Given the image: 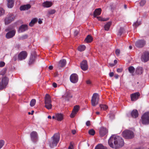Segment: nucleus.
<instances>
[{
    "label": "nucleus",
    "instance_id": "1",
    "mask_svg": "<svg viewBox=\"0 0 149 149\" xmlns=\"http://www.w3.org/2000/svg\"><path fill=\"white\" fill-rule=\"evenodd\" d=\"M108 144L112 148H121L124 144L123 139L118 136H111L108 140Z\"/></svg>",
    "mask_w": 149,
    "mask_h": 149
},
{
    "label": "nucleus",
    "instance_id": "2",
    "mask_svg": "<svg viewBox=\"0 0 149 149\" xmlns=\"http://www.w3.org/2000/svg\"><path fill=\"white\" fill-rule=\"evenodd\" d=\"M60 140V135L56 133L54 134L51 138V141L49 142L50 147L53 148L57 145Z\"/></svg>",
    "mask_w": 149,
    "mask_h": 149
},
{
    "label": "nucleus",
    "instance_id": "3",
    "mask_svg": "<svg viewBox=\"0 0 149 149\" xmlns=\"http://www.w3.org/2000/svg\"><path fill=\"white\" fill-rule=\"evenodd\" d=\"M123 136L125 139H131L133 138L134 135V133L132 131L126 130L122 132Z\"/></svg>",
    "mask_w": 149,
    "mask_h": 149
},
{
    "label": "nucleus",
    "instance_id": "4",
    "mask_svg": "<svg viewBox=\"0 0 149 149\" xmlns=\"http://www.w3.org/2000/svg\"><path fill=\"white\" fill-rule=\"evenodd\" d=\"M9 81V79L6 76L3 77L1 81L0 82V90L5 89Z\"/></svg>",
    "mask_w": 149,
    "mask_h": 149
},
{
    "label": "nucleus",
    "instance_id": "5",
    "mask_svg": "<svg viewBox=\"0 0 149 149\" xmlns=\"http://www.w3.org/2000/svg\"><path fill=\"white\" fill-rule=\"evenodd\" d=\"M51 102V97L50 95L47 94L45 97V107L47 109H51L52 107Z\"/></svg>",
    "mask_w": 149,
    "mask_h": 149
},
{
    "label": "nucleus",
    "instance_id": "6",
    "mask_svg": "<svg viewBox=\"0 0 149 149\" xmlns=\"http://www.w3.org/2000/svg\"><path fill=\"white\" fill-rule=\"evenodd\" d=\"M141 122L143 124L148 125L149 124V112L144 113L142 116Z\"/></svg>",
    "mask_w": 149,
    "mask_h": 149
},
{
    "label": "nucleus",
    "instance_id": "7",
    "mask_svg": "<svg viewBox=\"0 0 149 149\" xmlns=\"http://www.w3.org/2000/svg\"><path fill=\"white\" fill-rule=\"evenodd\" d=\"M99 101L98 95L97 93L93 94L91 100L92 105L93 106H95L98 104Z\"/></svg>",
    "mask_w": 149,
    "mask_h": 149
},
{
    "label": "nucleus",
    "instance_id": "8",
    "mask_svg": "<svg viewBox=\"0 0 149 149\" xmlns=\"http://www.w3.org/2000/svg\"><path fill=\"white\" fill-rule=\"evenodd\" d=\"M6 31H8L6 35V37L8 39L10 38L13 37L16 33L15 30L13 29H10L9 28L6 29Z\"/></svg>",
    "mask_w": 149,
    "mask_h": 149
},
{
    "label": "nucleus",
    "instance_id": "9",
    "mask_svg": "<svg viewBox=\"0 0 149 149\" xmlns=\"http://www.w3.org/2000/svg\"><path fill=\"white\" fill-rule=\"evenodd\" d=\"M141 59L143 62H146L149 60V53L148 52H144L141 56Z\"/></svg>",
    "mask_w": 149,
    "mask_h": 149
},
{
    "label": "nucleus",
    "instance_id": "10",
    "mask_svg": "<svg viewBox=\"0 0 149 149\" xmlns=\"http://www.w3.org/2000/svg\"><path fill=\"white\" fill-rule=\"evenodd\" d=\"M27 54L25 51L21 52L18 55V59L19 61H22L25 59L27 57Z\"/></svg>",
    "mask_w": 149,
    "mask_h": 149
},
{
    "label": "nucleus",
    "instance_id": "11",
    "mask_svg": "<svg viewBox=\"0 0 149 149\" xmlns=\"http://www.w3.org/2000/svg\"><path fill=\"white\" fill-rule=\"evenodd\" d=\"M30 136L31 140L33 142H36L38 140V134L36 131H33L30 134Z\"/></svg>",
    "mask_w": 149,
    "mask_h": 149
},
{
    "label": "nucleus",
    "instance_id": "12",
    "mask_svg": "<svg viewBox=\"0 0 149 149\" xmlns=\"http://www.w3.org/2000/svg\"><path fill=\"white\" fill-rule=\"evenodd\" d=\"M66 61L65 59H63L61 60L58 62L57 65V68L58 69H60L61 68L65 66L66 64Z\"/></svg>",
    "mask_w": 149,
    "mask_h": 149
},
{
    "label": "nucleus",
    "instance_id": "13",
    "mask_svg": "<svg viewBox=\"0 0 149 149\" xmlns=\"http://www.w3.org/2000/svg\"><path fill=\"white\" fill-rule=\"evenodd\" d=\"M146 42L143 40H139L136 42L135 46L138 48H141L145 45Z\"/></svg>",
    "mask_w": 149,
    "mask_h": 149
},
{
    "label": "nucleus",
    "instance_id": "14",
    "mask_svg": "<svg viewBox=\"0 0 149 149\" xmlns=\"http://www.w3.org/2000/svg\"><path fill=\"white\" fill-rule=\"evenodd\" d=\"M72 95L70 92H67L62 96V98L65 101H68L70 99L72 98Z\"/></svg>",
    "mask_w": 149,
    "mask_h": 149
},
{
    "label": "nucleus",
    "instance_id": "15",
    "mask_svg": "<svg viewBox=\"0 0 149 149\" xmlns=\"http://www.w3.org/2000/svg\"><path fill=\"white\" fill-rule=\"evenodd\" d=\"M108 133L107 129L104 127H102L100 128L99 130L100 135L101 137H103Z\"/></svg>",
    "mask_w": 149,
    "mask_h": 149
},
{
    "label": "nucleus",
    "instance_id": "16",
    "mask_svg": "<svg viewBox=\"0 0 149 149\" xmlns=\"http://www.w3.org/2000/svg\"><path fill=\"white\" fill-rule=\"evenodd\" d=\"M140 95L139 92H137L131 95V99L132 101H135L137 100Z\"/></svg>",
    "mask_w": 149,
    "mask_h": 149
},
{
    "label": "nucleus",
    "instance_id": "17",
    "mask_svg": "<svg viewBox=\"0 0 149 149\" xmlns=\"http://www.w3.org/2000/svg\"><path fill=\"white\" fill-rule=\"evenodd\" d=\"M81 68L83 70H86L88 68L87 61L86 60L83 61L81 63Z\"/></svg>",
    "mask_w": 149,
    "mask_h": 149
},
{
    "label": "nucleus",
    "instance_id": "18",
    "mask_svg": "<svg viewBox=\"0 0 149 149\" xmlns=\"http://www.w3.org/2000/svg\"><path fill=\"white\" fill-rule=\"evenodd\" d=\"M70 81L73 83H77L78 80V75H70Z\"/></svg>",
    "mask_w": 149,
    "mask_h": 149
},
{
    "label": "nucleus",
    "instance_id": "19",
    "mask_svg": "<svg viewBox=\"0 0 149 149\" xmlns=\"http://www.w3.org/2000/svg\"><path fill=\"white\" fill-rule=\"evenodd\" d=\"M27 25H22L19 28V32L21 33L27 30Z\"/></svg>",
    "mask_w": 149,
    "mask_h": 149
},
{
    "label": "nucleus",
    "instance_id": "20",
    "mask_svg": "<svg viewBox=\"0 0 149 149\" xmlns=\"http://www.w3.org/2000/svg\"><path fill=\"white\" fill-rule=\"evenodd\" d=\"M52 5V3L51 1H46L43 3L42 6L45 8H49Z\"/></svg>",
    "mask_w": 149,
    "mask_h": 149
},
{
    "label": "nucleus",
    "instance_id": "21",
    "mask_svg": "<svg viewBox=\"0 0 149 149\" xmlns=\"http://www.w3.org/2000/svg\"><path fill=\"white\" fill-rule=\"evenodd\" d=\"M131 116L135 118H136L138 116L139 113L138 111L136 109L133 110L131 113Z\"/></svg>",
    "mask_w": 149,
    "mask_h": 149
},
{
    "label": "nucleus",
    "instance_id": "22",
    "mask_svg": "<svg viewBox=\"0 0 149 149\" xmlns=\"http://www.w3.org/2000/svg\"><path fill=\"white\" fill-rule=\"evenodd\" d=\"M31 7V6L29 4L21 6L20 8L21 10H28Z\"/></svg>",
    "mask_w": 149,
    "mask_h": 149
},
{
    "label": "nucleus",
    "instance_id": "23",
    "mask_svg": "<svg viewBox=\"0 0 149 149\" xmlns=\"http://www.w3.org/2000/svg\"><path fill=\"white\" fill-rule=\"evenodd\" d=\"M143 69L141 67H138L136 69V74H143Z\"/></svg>",
    "mask_w": 149,
    "mask_h": 149
},
{
    "label": "nucleus",
    "instance_id": "24",
    "mask_svg": "<svg viewBox=\"0 0 149 149\" xmlns=\"http://www.w3.org/2000/svg\"><path fill=\"white\" fill-rule=\"evenodd\" d=\"M56 120L58 121H61L63 118V115L61 113H57L56 115Z\"/></svg>",
    "mask_w": 149,
    "mask_h": 149
},
{
    "label": "nucleus",
    "instance_id": "25",
    "mask_svg": "<svg viewBox=\"0 0 149 149\" xmlns=\"http://www.w3.org/2000/svg\"><path fill=\"white\" fill-rule=\"evenodd\" d=\"M101 9L100 8H98L96 9L94 12V17H95L97 15H100L101 13Z\"/></svg>",
    "mask_w": 149,
    "mask_h": 149
},
{
    "label": "nucleus",
    "instance_id": "26",
    "mask_svg": "<svg viewBox=\"0 0 149 149\" xmlns=\"http://www.w3.org/2000/svg\"><path fill=\"white\" fill-rule=\"evenodd\" d=\"M8 6V8H11L14 5V1L13 0H7Z\"/></svg>",
    "mask_w": 149,
    "mask_h": 149
},
{
    "label": "nucleus",
    "instance_id": "27",
    "mask_svg": "<svg viewBox=\"0 0 149 149\" xmlns=\"http://www.w3.org/2000/svg\"><path fill=\"white\" fill-rule=\"evenodd\" d=\"M111 22H108L104 26V29L106 31L109 30L110 27L111 25Z\"/></svg>",
    "mask_w": 149,
    "mask_h": 149
},
{
    "label": "nucleus",
    "instance_id": "28",
    "mask_svg": "<svg viewBox=\"0 0 149 149\" xmlns=\"http://www.w3.org/2000/svg\"><path fill=\"white\" fill-rule=\"evenodd\" d=\"M93 40L92 37L89 35H88L85 39L84 41L87 42H90Z\"/></svg>",
    "mask_w": 149,
    "mask_h": 149
},
{
    "label": "nucleus",
    "instance_id": "29",
    "mask_svg": "<svg viewBox=\"0 0 149 149\" xmlns=\"http://www.w3.org/2000/svg\"><path fill=\"white\" fill-rule=\"evenodd\" d=\"M95 149H107V148L102 144H99L95 147Z\"/></svg>",
    "mask_w": 149,
    "mask_h": 149
},
{
    "label": "nucleus",
    "instance_id": "30",
    "mask_svg": "<svg viewBox=\"0 0 149 149\" xmlns=\"http://www.w3.org/2000/svg\"><path fill=\"white\" fill-rule=\"evenodd\" d=\"M37 21L38 19L37 18H34L31 20L30 23L29 24V26H33L34 24L37 22Z\"/></svg>",
    "mask_w": 149,
    "mask_h": 149
},
{
    "label": "nucleus",
    "instance_id": "31",
    "mask_svg": "<svg viewBox=\"0 0 149 149\" xmlns=\"http://www.w3.org/2000/svg\"><path fill=\"white\" fill-rule=\"evenodd\" d=\"M7 17L10 19H11V21H12L15 19V16L14 14L12 13H10L8 14Z\"/></svg>",
    "mask_w": 149,
    "mask_h": 149
},
{
    "label": "nucleus",
    "instance_id": "32",
    "mask_svg": "<svg viewBox=\"0 0 149 149\" xmlns=\"http://www.w3.org/2000/svg\"><path fill=\"white\" fill-rule=\"evenodd\" d=\"M86 47L84 45H80L78 47V50L81 52L84 51Z\"/></svg>",
    "mask_w": 149,
    "mask_h": 149
},
{
    "label": "nucleus",
    "instance_id": "33",
    "mask_svg": "<svg viewBox=\"0 0 149 149\" xmlns=\"http://www.w3.org/2000/svg\"><path fill=\"white\" fill-rule=\"evenodd\" d=\"M128 70L130 73L132 74L135 71V69L133 66H131L129 67Z\"/></svg>",
    "mask_w": 149,
    "mask_h": 149
},
{
    "label": "nucleus",
    "instance_id": "34",
    "mask_svg": "<svg viewBox=\"0 0 149 149\" xmlns=\"http://www.w3.org/2000/svg\"><path fill=\"white\" fill-rule=\"evenodd\" d=\"M11 19H10L7 16V17L5 19V24H8L9 23H10L12 22Z\"/></svg>",
    "mask_w": 149,
    "mask_h": 149
},
{
    "label": "nucleus",
    "instance_id": "35",
    "mask_svg": "<svg viewBox=\"0 0 149 149\" xmlns=\"http://www.w3.org/2000/svg\"><path fill=\"white\" fill-rule=\"evenodd\" d=\"M36 103V100L35 99H33L31 101L30 105L31 107H33L35 105Z\"/></svg>",
    "mask_w": 149,
    "mask_h": 149
},
{
    "label": "nucleus",
    "instance_id": "36",
    "mask_svg": "<svg viewBox=\"0 0 149 149\" xmlns=\"http://www.w3.org/2000/svg\"><path fill=\"white\" fill-rule=\"evenodd\" d=\"M100 107L102 109L106 110L108 108V106L106 105L102 104L100 105Z\"/></svg>",
    "mask_w": 149,
    "mask_h": 149
},
{
    "label": "nucleus",
    "instance_id": "37",
    "mask_svg": "<svg viewBox=\"0 0 149 149\" xmlns=\"http://www.w3.org/2000/svg\"><path fill=\"white\" fill-rule=\"evenodd\" d=\"M34 58V57H33L32 55L31 56L30 60L29 62V65L33 63L35 61Z\"/></svg>",
    "mask_w": 149,
    "mask_h": 149
},
{
    "label": "nucleus",
    "instance_id": "38",
    "mask_svg": "<svg viewBox=\"0 0 149 149\" xmlns=\"http://www.w3.org/2000/svg\"><path fill=\"white\" fill-rule=\"evenodd\" d=\"M79 107L78 105H76L74 107L73 111L77 113L78 112L79 110Z\"/></svg>",
    "mask_w": 149,
    "mask_h": 149
},
{
    "label": "nucleus",
    "instance_id": "39",
    "mask_svg": "<svg viewBox=\"0 0 149 149\" xmlns=\"http://www.w3.org/2000/svg\"><path fill=\"white\" fill-rule=\"evenodd\" d=\"M95 131L93 129L90 130H89L88 131V133L89 134L91 135H94L95 134Z\"/></svg>",
    "mask_w": 149,
    "mask_h": 149
},
{
    "label": "nucleus",
    "instance_id": "40",
    "mask_svg": "<svg viewBox=\"0 0 149 149\" xmlns=\"http://www.w3.org/2000/svg\"><path fill=\"white\" fill-rule=\"evenodd\" d=\"M97 18L100 21H107L108 19V18H103L100 17H97Z\"/></svg>",
    "mask_w": 149,
    "mask_h": 149
},
{
    "label": "nucleus",
    "instance_id": "41",
    "mask_svg": "<svg viewBox=\"0 0 149 149\" xmlns=\"http://www.w3.org/2000/svg\"><path fill=\"white\" fill-rule=\"evenodd\" d=\"M123 29L121 28L119 30L118 32V35L120 36L123 33Z\"/></svg>",
    "mask_w": 149,
    "mask_h": 149
},
{
    "label": "nucleus",
    "instance_id": "42",
    "mask_svg": "<svg viewBox=\"0 0 149 149\" xmlns=\"http://www.w3.org/2000/svg\"><path fill=\"white\" fill-rule=\"evenodd\" d=\"M5 13L4 10L2 8H0V16L4 15Z\"/></svg>",
    "mask_w": 149,
    "mask_h": 149
},
{
    "label": "nucleus",
    "instance_id": "43",
    "mask_svg": "<svg viewBox=\"0 0 149 149\" xmlns=\"http://www.w3.org/2000/svg\"><path fill=\"white\" fill-rule=\"evenodd\" d=\"M4 144V141L3 140H0V149L3 146Z\"/></svg>",
    "mask_w": 149,
    "mask_h": 149
},
{
    "label": "nucleus",
    "instance_id": "44",
    "mask_svg": "<svg viewBox=\"0 0 149 149\" xmlns=\"http://www.w3.org/2000/svg\"><path fill=\"white\" fill-rule=\"evenodd\" d=\"M76 113V112H75L74 111H72V113L70 114V117L71 118H73L74 117Z\"/></svg>",
    "mask_w": 149,
    "mask_h": 149
},
{
    "label": "nucleus",
    "instance_id": "45",
    "mask_svg": "<svg viewBox=\"0 0 149 149\" xmlns=\"http://www.w3.org/2000/svg\"><path fill=\"white\" fill-rule=\"evenodd\" d=\"M56 12V11L54 10H51L48 11V13L49 14H53Z\"/></svg>",
    "mask_w": 149,
    "mask_h": 149
},
{
    "label": "nucleus",
    "instance_id": "46",
    "mask_svg": "<svg viewBox=\"0 0 149 149\" xmlns=\"http://www.w3.org/2000/svg\"><path fill=\"white\" fill-rule=\"evenodd\" d=\"M140 24V23L138 22H136L134 23V24H133V26L134 27L136 28L138 26H139Z\"/></svg>",
    "mask_w": 149,
    "mask_h": 149
},
{
    "label": "nucleus",
    "instance_id": "47",
    "mask_svg": "<svg viewBox=\"0 0 149 149\" xmlns=\"http://www.w3.org/2000/svg\"><path fill=\"white\" fill-rule=\"evenodd\" d=\"M146 1L145 0H143L141 1L140 2V5L141 6H143L146 3Z\"/></svg>",
    "mask_w": 149,
    "mask_h": 149
},
{
    "label": "nucleus",
    "instance_id": "48",
    "mask_svg": "<svg viewBox=\"0 0 149 149\" xmlns=\"http://www.w3.org/2000/svg\"><path fill=\"white\" fill-rule=\"evenodd\" d=\"M109 75V77H113L116 79H117L118 78V77H119L118 75Z\"/></svg>",
    "mask_w": 149,
    "mask_h": 149
},
{
    "label": "nucleus",
    "instance_id": "49",
    "mask_svg": "<svg viewBox=\"0 0 149 149\" xmlns=\"http://www.w3.org/2000/svg\"><path fill=\"white\" fill-rule=\"evenodd\" d=\"M116 54L118 56L120 54V50L119 49H117L116 51Z\"/></svg>",
    "mask_w": 149,
    "mask_h": 149
},
{
    "label": "nucleus",
    "instance_id": "50",
    "mask_svg": "<svg viewBox=\"0 0 149 149\" xmlns=\"http://www.w3.org/2000/svg\"><path fill=\"white\" fill-rule=\"evenodd\" d=\"M5 63L3 61L0 62V67H3L4 66Z\"/></svg>",
    "mask_w": 149,
    "mask_h": 149
},
{
    "label": "nucleus",
    "instance_id": "51",
    "mask_svg": "<svg viewBox=\"0 0 149 149\" xmlns=\"http://www.w3.org/2000/svg\"><path fill=\"white\" fill-rule=\"evenodd\" d=\"M86 84L88 85H91V82L89 79L86 80Z\"/></svg>",
    "mask_w": 149,
    "mask_h": 149
},
{
    "label": "nucleus",
    "instance_id": "52",
    "mask_svg": "<svg viewBox=\"0 0 149 149\" xmlns=\"http://www.w3.org/2000/svg\"><path fill=\"white\" fill-rule=\"evenodd\" d=\"M123 70V69L122 68H118L117 69V72L118 73H120Z\"/></svg>",
    "mask_w": 149,
    "mask_h": 149
},
{
    "label": "nucleus",
    "instance_id": "53",
    "mask_svg": "<svg viewBox=\"0 0 149 149\" xmlns=\"http://www.w3.org/2000/svg\"><path fill=\"white\" fill-rule=\"evenodd\" d=\"M73 149V145L70 143L69 146L68 147V149Z\"/></svg>",
    "mask_w": 149,
    "mask_h": 149
},
{
    "label": "nucleus",
    "instance_id": "54",
    "mask_svg": "<svg viewBox=\"0 0 149 149\" xmlns=\"http://www.w3.org/2000/svg\"><path fill=\"white\" fill-rule=\"evenodd\" d=\"M90 121H88L86 123V125L87 126H89L90 125Z\"/></svg>",
    "mask_w": 149,
    "mask_h": 149
},
{
    "label": "nucleus",
    "instance_id": "55",
    "mask_svg": "<svg viewBox=\"0 0 149 149\" xmlns=\"http://www.w3.org/2000/svg\"><path fill=\"white\" fill-rule=\"evenodd\" d=\"M27 37L28 36L27 35H25L22 36L21 38L22 39H25L26 38H27Z\"/></svg>",
    "mask_w": 149,
    "mask_h": 149
},
{
    "label": "nucleus",
    "instance_id": "56",
    "mask_svg": "<svg viewBox=\"0 0 149 149\" xmlns=\"http://www.w3.org/2000/svg\"><path fill=\"white\" fill-rule=\"evenodd\" d=\"M52 85L54 88H56L57 87V84L55 82L53 83Z\"/></svg>",
    "mask_w": 149,
    "mask_h": 149
},
{
    "label": "nucleus",
    "instance_id": "57",
    "mask_svg": "<svg viewBox=\"0 0 149 149\" xmlns=\"http://www.w3.org/2000/svg\"><path fill=\"white\" fill-rule=\"evenodd\" d=\"M72 132L73 134H75L76 133V131L75 130H72Z\"/></svg>",
    "mask_w": 149,
    "mask_h": 149
},
{
    "label": "nucleus",
    "instance_id": "58",
    "mask_svg": "<svg viewBox=\"0 0 149 149\" xmlns=\"http://www.w3.org/2000/svg\"><path fill=\"white\" fill-rule=\"evenodd\" d=\"M42 21L40 19H39L38 21V23L39 24H41L42 23Z\"/></svg>",
    "mask_w": 149,
    "mask_h": 149
},
{
    "label": "nucleus",
    "instance_id": "59",
    "mask_svg": "<svg viewBox=\"0 0 149 149\" xmlns=\"http://www.w3.org/2000/svg\"><path fill=\"white\" fill-rule=\"evenodd\" d=\"M13 59L15 61L17 59V56L16 55H15L14 56L13 58Z\"/></svg>",
    "mask_w": 149,
    "mask_h": 149
},
{
    "label": "nucleus",
    "instance_id": "60",
    "mask_svg": "<svg viewBox=\"0 0 149 149\" xmlns=\"http://www.w3.org/2000/svg\"><path fill=\"white\" fill-rule=\"evenodd\" d=\"M53 68V66L52 65H50L49 67V69L50 70H52Z\"/></svg>",
    "mask_w": 149,
    "mask_h": 149
},
{
    "label": "nucleus",
    "instance_id": "61",
    "mask_svg": "<svg viewBox=\"0 0 149 149\" xmlns=\"http://www.w3.org/2000/svg\"><path fill=\"white\" fill-rule=\"evenodd\" d=\"M78 32L77 31H75L74 32L75 35L77 36L78 34Z\"/></svg>",
    "mask_w": 149,
    "mask_h": 149
},
{
    "label": "nucleus",
    "instance_id": "62",
    "mask_svg": "<svg viewBox=\"0 0 149 149\" xmlns=\"http://www.w3.org/2000/svg\"><path fill=\"white\" fill-rule=\"evenodd\" d=\"M34 112V111H31V113L30 112H29L28 114H31V115H33V114Z\"/></svg>",
    "mask_w": 149,
    "mask_h": 149
},
{
    "label": "nucleus",
    "instance_id": "63",
    "mask_svg": "<svg viewBox=\"0 0 149 149\" xmlns=\"http://www.w3.org/2000/svg\"><path fill=\"white\" fill-rule=\"evenodd\" d=\"M109 65L111 67H113L115 65L114 63H110L109 64Z\"/></svg>",
    "mask_w": 149,
    "mask_h": 149
},
{
    "label": "nucleus",
    "instance_id": "64",
    "mask_svg": "<svg viewBox=\"0 0 149 149\" xmlns=\"http://www.w3.org/2000/svg\"><path fill=\"white\" fill-rule=\"evenodd\" d=\"M117 63V61L116 60H115L114 61V64L115 65Z\"/></svg>",
    "mask_w": 149,
    "mask_h": 149
}]
</instances>
